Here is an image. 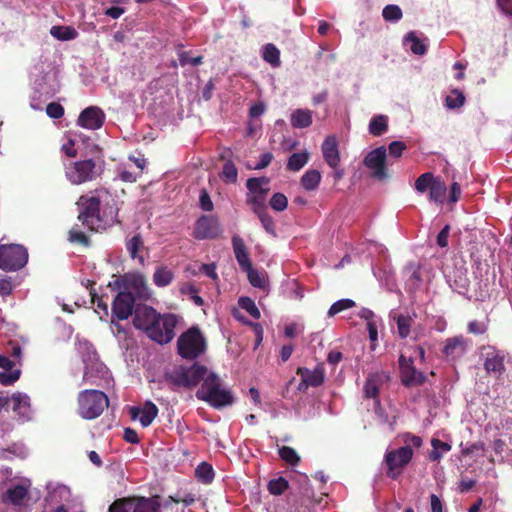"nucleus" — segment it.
Wrapping results in <instances>:
<instances>
[{
  "label": "nucleus",
  "instance_id": "obj_53",
  "mask_svg": "<svg viewBox=\"0 0 512 512\" xmlns=\"http://www.w3.org/2000/svg\"><path fill=\"white\" fill-rule=\"evenodd\" d=\"M407 146L402 141H393L388 146L389 155L394 158L401 157L404 150H406Z\"/></svg>",
  "mask_w": 512,
  "mask_h": 512
},
{
  "label": "nucleus",
  "instance_id": "obj_13",
  "mask_svg": "<svg viewBox=\"0 0 512 512\" xmlns=\"http://www.w3.org/2000/svg\"><path fill=\"white\" fill-rule=\"evenodd\" d=\"M485 354L484 369L488 375L499 379L505 372L504 353L493 346H488Z\"/></svg>",
  "mask_w": 512,
  "mask_h": 512
},
{
  "label": "nucleus",
  "instance_id": "obj_18",
  "mask_svg": "<svg viewBox=\"0 0 512 512\" xmlns=\"http://www.w3.org/2000/svg\"><path fill=\"white\" fill-rule=\"evenodd\" d=\"M129 500L127 504L129 512H159L160 503L157 497L132 496L126 497Z\"/></svg>",
  "mask_w": 512,
  "mask_h": 512
},
{
  "label": "nucleus",
  "instance_id": "obj_12",
  "mask_svg": "<svg viewBox=\"0 0 512 512\" xmlns=\"http://www.w3.org/2000/svg\"><path fill=\"white\" fill-rule=\"evenodd\" d=\"M135 297L129 291H120L112 303V320H127L135 315Z\"/></svg>",
  "mask_w": 512,
  "mask_h": 512
},
{
  "label": "nucleus",
  "instance_id": "obj_55",
  "mask_svg": "<svg viewBox=\"0 0 512 512\" xmlns=\"http://www.w3.org/2000/svg\"><path fill=\"white\" fill-rule=\"evenodd\" d=\"M467 330L471 334L482 335L487 332L488 327L485 323L474 320L468 323Z\"/></svg>",
  "mask_w": 512,
  "mask_h": 512
},
{
  "label": "nucleus",
  "instance_id": "obj_60",
  "mask_svg": "<svg viewBox=\"0 0 512 512\" xmlns=\"http://www.w3.org/2000/svg\"><path fill=\"white\" fill-rule=\"evenodd\" d=\"M13 290L12 282L9 278L0 279V294L2 296L9 295Z\"/></svg>",
  "mask_w": 512,
  "mask_h": 512
},
{
  "label": "nucleus",
  "instance_id": "obj_49",
  "mask_svg": "<svg viewBox=\"0 0 512 512\" xmlns=\"http://www.w3.org/2000/svg\"><path fill=\"white\" fill-rule=\"evenodd\" d=\"M287 204V198L282 193H275L270 200V206L276 211H283Z\"/></svg>",
  "mask_w": 512,
  "mask_h": 512
},
{
  "label": "nucleus",
  "instance_id": "obj_48",
  "mask_svg": "<svg viewBox=\"0 0 512 512\" xmlns=\"http://www.w3.org/2000/svg\"><path fill=\"white\" fill-rule=\"evenodd\" d=\"M464 100L463 94L455 90L451 95L446 97V105L448 108H458L464 104Z\"/></svg>",
  "mask_w": 512,
  "mask_h": 512
},
{
  "label": "nucleus",
  "instance_id": "obj_23",
  "mask_svg": "<svg viewBox=\"0 0 512 512\" xmlns=\"http://www.w3.org/2000/svg\"><path fill=\"white\" fill-rule=\"evenodd\" d=\"M88 232L81 231L75 227L69 230L68 232V240L75 245L89 247L90 246V236L94 232H98L97 229H94V226H87Z\"/></svg>",
  "mask_w": 512,
  "mask_h": 512
},
{
  "label": "nucleus",
  "instance_id": "obj_64",
  "mask_svg": "<svg viewBox=\"0 0 512 512\" xmlns=\"http://www.w3.org/2000/svg\"><path fill=\"white\" fill-rule=\"evenodd\" d=\"M497 3L504 14L512 16V0H497Z\"/></svg>",
  "mask_w": 512,
  "mask_h": 512
},
{
  "label": "nucleus",
  "instance_id": "obj_21",
  "mask_svg": "<svg viewBox=\"0 0 512 512\" xmlns=\"http://www.w3.org/2000/svg\"><path fill=\"white\" fill-rule=\"evenodd\" d=\"M232 246L235 258L241 270L244 268H249L252 263L249 259V254L243 239L238 235H234L232 237Z\"/></svg>",
  "mask_w": 512,
  "mask_h": 512
},
{
  "label": "nucleus",
  "instance_id": "obj_26",
  "mask_svg": "<svg viewBox=\"0 0 512 512\" xmlns=\"http://www.w3.org/2000/svg\"><path fill=\"white\" fill-rule=\"evenodd\" d=\"M144 248V241L140 234H136L126 241V249L132 259H138L140 263H144L143 256L139 252Z\"/></svg>",
  "mask_w": 512,
  "mask_h": 512
},
{
  "label": "nucleus",
  "instance_id": "obj_47",
  "mask_svg": "<svg viewBox=\"0 0 512 512\" xmlns=\"http://www.w3.org/2000/svg\"><path fill=\"white\" fill-rule=\"evenodd\" d=\"M385 20L398 21L402 17V11L397 5H387L382 12Z\"/></svg>",
  "mask_w": 512,
  "mask_h": 512
},
{
  "label": "nucleus",
  "instance_id": "obj_46",
  "mask_svg": "<svg viewBox=\"0 0 512 512\" xmlns=\"http://www.w3.org/2000/svg\"><path fill=\"white\" fill-rule=\"evenodd\" d=\"M221 175L226 182L235 183L237 181L238 171L235 165L231 161H228L224 164Z\"/></svg>",
  "mask_w": 512,
  "mask_h": 512
},
{
  "label": "nucleus",
  "instance_id": "obj_32",
  "mask_svg": "<svg viewBox=\"0 0 512 512\" xmlns=\"http://www.w3.org/2000/svg\"><path fill=\"white\" fill-rule=\"evenodd\" d=\"M50 34L61 41L73 40L78 36V32L71 26H53Z\"/></svg>",
  "mask_w": 512,
  "mask_h": 512
},
{
  "label": "nucleus",
  "instance_id": "obj_5",
  "mask_svg": "<svg viewBox=\"0 0 512 512\" xmlns=\"http://www.w3.org/2000/svg\"><path fill=\"white\" fill-rule=\"evenodd\" d=\"M28 262V251L20 244H0V269L18 271Z\"/></svg>",
  "mask_w": 512,
  "mask_h": 512
},
{
  "label": "nucleus",
  "instance_id": "obj_38",
  "mask_svg": "<svg viewBox=\"0 0 512 512\" xmlns=\"http://www.w3.org/2000/svg\"><path fill=\"white\" fill-rule=\"evenodd\" d=\"M263 59L273 67L280 65V51L274 44H266L263 48Z\"/></svg>",
  "mask_w": 512,
  "mask_h": 512
},
{
  "label": "nucleus",
  "instance_id": "obj_34",
  "mask_svg": "<svg viewBox=\"0 0 512 512\" xmlns=\"http://www.w3.org/2000/svg\"><path fill=\"white\" fill-rule=\"evenodd\" d=\"M398 335L401 339H405L410 335L411 326L414 322V317L410 315L400 314L396 318Z\"/></svg>",
  "mask_w": 512,
  "mask_h": 512
},
{
  "label": "nucleus",
  "instance_id": "obj_7",
  "mask_svg": "<svg viewBox=\"0 0 512 512\" xmlns=\"http://www.w3.org/2000/svg\"><path fill=\"white\" fill-rule=\"evenodd\" d=\"M66 178L75 185L94 180L98 175L96 163L92 159L76 161L65 168Z\"/></svg>",
  "mask_w": 512,
  "mask_h": 512
},
{
  "label": "nucleus",
  "instance_id": "obj_28",
  "mask_svg": "<svg viewBox=\"0 0 512 512\" xmlns=\"http://www.w3.org/2000/svg\"><path fill=\"white\" fill-rule=\"evenodd\" d=\"M166 380L177 387L188 388V378L186 372V366H179L174 369L171 373L165 375Z\"/></svg>",
  "mask_w": 512,
  "mask_h": 512
},
{
  "label": "nucleus",
  "instance_id": "obj_24",
  "mask_svg": "<svg viewBox=\"0 0 512 512\" xmlns=\"http://www.w3.org/2000/svg\"><path fill=\"white\" fill-rule=\"evenodd\" d=\"M291 125L294 128H306L312 124V112L308 109H296L290 117Z\"/></svg>",
  "mask_w": 512,
  "mask_h": 512
},
{
  "label": "nucleus",
  "instance_id": "obj_25",
  "mask_svg": "<svg viewBox=\"0 0 512 512\" xmlns=\"http://www.w3.org/2000/svg\"><path fill=\"white\" fill-rule=\"evenodd\" d=\"M404 45L414 54L423 55L426 53L427 45L425 39H420L414 32H409L405 39Z\"/></svg>",
  "mask_w": 512,
  "mask_h": 512
},
{
  "label": "nucleus",
  "instance_id": "obj_61",
  "mask_svg": "<svg viewBox=\"0 0 512 512\" xmlns=\"http://www.w3.org/2000/svg\"><path fill=\"white\" fill-rule=\"evenodd\" d=\"M342 359L343 354L337 350H331L327 355V362L332 366H336Z\"/></svg>",
  "mask_w": 512,
  "mask_h": 512
},
{
  "label": "nucleus",
  "instance_id": "obj_45",
  "mask_svg": "<svg viewBox=\"0 0 512 512\" xmlns=\"http://www.w3.org/2000/svg\"><path fill=\"white\" fill-rule=\"evenodd\" d=\"M239 306L244 309L254 319L260 318V311L255 305L254 301L249 297H241L239 299Z\"/></svg>",
  "mask_w": 512,
  "mask_h": 512
},
{
  "label": "nucleus",
  "instance_id": "obj_30",
  "mask_svg": "<svg viewBox=\"0 0 512 512\" xmlns=\"http://www.w3.org/2000/svg\"><path fill=\"white\" fill-rule=\"evenodd\" d=\"M242 271L247 273V278L249 283L255 287L264 289L267 286L266 274L264 272H260L257 269L252 267V264L249 268H244Z\"/></svg>",
  "mask_w": 512,
  "mask_h": 512
},
{
  "label": "nucleus",
  "instance_id": "obj_50",
  "mask_svg": "<svg viewBox=\"0 0 512 512\" xmlns=\"http://www.w3.org/2000/svg\"><path fill=\"white\" fill-rule=\"evenodd\" d=\"M20 374V370H13L9 373L0 372V383L5 386L12 385L19 379Z\"/></svg>",
  "mask_w": 512,
  "mask_h": 512
},
{
  "label": "nucleus",
  "instance_id": "obj_14",
  "mask_svg": "<svg viewBox=\"0 0 512 512\" xmlns=\"http://www.w3.org/2000/svg\"><path fill=\"white\" fill-rule=\"evenodd\" d=\"M469 344L470 341L463 335L447 338L442 348V354L449 360H458L466 354Z\"/></svg>",
  "mask_w": 512,
  "mask_h": 512
},
{
  "label": "nucleus",
  "instance_id": "obj_44",
  "mask_svg": "<svg viewBox=\"0 0 512 512\" xmlns=\"http://www.w3.org/2000/svg\"><path fill=\"white\" fill-rule=\"evenodd\" d=\"M355 305L356 303L351 299L338 300L330 306L328 310V316L333 317L344 310L354 307Z\"/></svg>",
  "mask_w": 512,
  "mask_h": 512
},
{
  "label": "nucleus",
  "instance_id": "obj_52",
  "mask_svg": "<svg viewBox=\"0 0 512 512\" xmlns=\"http://www.w3.org/2000/svg\"><path fill=\"white\" fill-rule=\"evenodd\" d=\"M46 113L50 118L59 119L64 114V108L59 103L52 102L47 105Z\"/></svg>",
  "mask_w": 512,
  "mask_h": 512
},
{
  "label": "nucleus",
  "instance_id": "obj_41",
  "mask_svg": "<svg viewBox=\"0 0 512 512\" xmlns=\"http://www.w3.org/2000/svg\"><path fill=\"white\" fill-rule=\"evenodd\" d=\"M279 456L283 461L292 466H296L300 462L298 453L290 446H282L279 448Z\"/></svg>",
  "mask_w": 512,
  "mask_h": 512
},
{
  "label": "nucleus",
  "instance_id": "obj_29",
  "mask_svg": "<svg viewBox=\"0 0 512 512\" xmlns=\"http://www.w3.org/2000/svg\"><path fill=\"white\" fill-rule=\"evenodd\" d=\"M309 158L310 154L306 150L293 153L287 161V169L293 172H297L308 163Z\"/></svg>",
  "mask_w": 512,
  "mask_h": 512
},
{
  "label": "nucleus",
  "instance_id": "obj_6",
  "mask_svg": "<svg viewBox=\"0 0 512 512\" xmlns=\"http://www.w3.org/2000/svg\"><path fill=\"white\" fill-rule=\"evenodd\" d=\"M413 454V449L410 446L388 450L384 455V463L387 468L386 476L396 480L403 473L404 468L411 462Z\"/></svg>",
  "mask_w": 512,
  "mask_h": 512
},
{
  "label": "nucleus",
  "instance_id": "obj_9",
  "mask_svg": "<svg viewBox=\"0 0 512 512\" xmlns=\"http://www.w3.org/2000/svg\"><path fill=\"white\" fill-rule=\"evenodd\" d=\"M365 167L370 171L373 178L378 180H385L388 178L387 172V149L380 146L370 151L363 161Z\"/></svg>",
  "mask_w": 512,
  "mask_h": 512
},
{
  "label": "nucleus",
  "instance_id": "obj_3",
  "mask_svg": "<svg viewBox=\"0 0 512 512\" xmlns=\"http://www.w3.org/2000/svg\"><path fill=\"white\" fill-rule=\"evenodd\" d=\"M77 412L86 420L98 418L109 406L108 396L100 390L86 389L79 392L77 397Z\"/></svg>",
  "mask_w": 512,
  "mask_h": 512
},
{
  "label": "nucleus",
  "instance_id": "obj_57",
  "mask_svg": "<svg viewBox=\"0 0 512 512\" xmlns=\"http://www.w3.org/2000/svg\"><path fill=\"white\" fill-rule=\"evenodd\" d=\"M450 233V226H443V229L437 235V244L444 248L448 245V237Z\"/></svg>",
  "mask_w": 512,
  "mask_h": 512
},
{
  "label": "nucleus",
  "instance_id": "obj_58",
  "mask_svg": "<svg viewBox=\"0 0 512 512\" xmlns=\"http://www.w3.org/2000/svg\"><path fill=\"white\" fill-rule=\"evenodd\" d=\"M199 201H200V206L203 210H205V211L212 210L213 203L210 199V196L208 195V193L206 191H204V190L201 191Z\"/></svg>",
  "mask_w": 512,
  "mask_h": 512
},
{
  "label": "nucleus",
  "instance_id": "obj_27",
  "mask_svg": "<svg viewBox=\"0 0 512 512\" xmlns=\"http://www.w3.org/2000/svg\"><path fill=\"white\" fill-rule=\"evenodd\" d=\"M321 181V173L316 169L307 170L301 177V186L307 191H315Z\"/></svg>",
  "mask_w": 512,
  "mask_h": 512
},
{
  "label": "nucleus",
  "instance_id": "obj_63",
  "mask_svg": "<svg viewBox=\"0 0 512 512\" xmlns=\"http://www.w3.org/2000/svg\"><path fill=\"white\" fill-rule=\"evenodd\" d=\"M430 503L432 512H443L442 502L437 495L432 494L430 496Z\"/></svg>",
  "mask_w": 512,
  "mask_h": 512
},
{
  "label": "nucleus",
  "instance_id": "obj_17",
  "mask_svg": "<svg viewBox=\"0 0 512 512\" xmlns=\"http://www.w3.org/2000/svg\"><path fill=\"white\" fill-rule=\"evenodd\" d=\"M158 411V407L152 401H146L142 407H131L130 416L134 420L139 419L143 427H148L157 417Z\"/></svg>",
  "mask_w": 512,
  "mask_h": 512
},
{
  "label": "nucleus",
  "instance_id": "obj_15",
  "mask_svg": "<svg viewBox=\"0 0 512 512\" xmlns=\"http://www.w3.org/2000/svg\"><path fill=\"white\" fill-rule=\"evenodd\" d=\"M297 374L301 376L302 380L299 384V390L307 389L308 387H318L324 383L325 374L323 365L319 364L313 370L306 367H299Z\"/></svg>",
  "mask_w": 512,
  "mask_h": 512
},
{
  "label": "nucleus",
  "instance_id": "obj_37",
  "mask_svg": "<svg viewBox=\"0 0 512 512\" xmlns=\"http://www.w3.org/2000/svg\"><path fill=\"white\" fill-rule=\"evenodd\" d=\"M388 119L384 115H379L371 119L369 123V132L373 136H380L387 130Z\"/></svg>",
  "mask_w": 512,
  "mask_h": 512
},
{
  "label": "nucleus",
  "instance_id": "obj_10",
  "mask_svg": "<svg viewBox=\"0 0 512 512\" xmlns=\"http://www.w3.org/2000/svg\"><path fill=\"white\" fill-rule=\"evenodd\" d=\"M269 183L270 180L267 177L250 178L247 180V202L252 205L255 211L263 207L270 190Z\"/></svg>",
  "mask_w": 512,
  "mask_h": 512
},
{
  "label": "nucleus",
  "instance_id": "obj_1",
  "mask_svg": "<svg viewBox=\"0 0 512 512\" xmlns=\"http://www.w3.org/2000/svg\"><path fill=\"white\" fill-rule=\"evenodd\" d=\"M177 323L178 320L174 314H160L147 305L136 306L133 317L134 327L142 330L149 339L161 345L173 340Z\"/></svg>",
  "mask_w": 512,
  "mask_h": 512
},
{
  "label": "nucleus",
  "instance_id": "obj_42",
  "mask_svg": "<svg viewBox=\"0 0 512 512\" xmlns=\"http://www.w3.org/2000/svg\"><path fill=\"white\" fill-rule=\"evenodd\" d=\"M289 487L288 481L284 477H278L268 482L267 489L272 495H281Z\"/></svg>",
  "mask_w": 512,
  "mask_h": 512
},
{
  "label": "nucleus",
  "instance_id": "obj_20",
  "mask_svg": "<svg viewBox=\"0 0 512 512\" xmlns=\"http://www.w3.org/2000/svg\"><path fill=\"white\" fill-rule=\"evenodd\" d=\"M322 154L325 162L336 169L340 164V153L338 143L334 136H328L322 144Z\"/></svg>",
  "mask_w": 512,
  "mask_h": 512
},
{
  "label": "nucleus",
  "instance_id": "obj_54",
  "mask_svg": "<svg viewBox=\"0 0 512 512\" xmlns=\"http://www.w3.org/2000/svg\"><path fill=\"white\" fill-rule=\"evenodd\" d=\"M129 500L125 497L116 499L109 505L108 512H129L127 504Z\"/></svg>",
  "mask_w": 512,
  "mask_h": 512
},
{
  "label": "nucleus",
  "instance_id": "obj_35",
  "mask_svg": "<svg viewBox=\"0 0 512 512\" xmlns=\"http://www.w3.org/2000/svg\"><path fill=\"white\" fill-rule=\"evenodd\" d=\"M174 278V275L171 270L167 267L161 266L156 269L153 274V281L155 285L158 287H165L169 285Z\"/></svg>",
  "mask_w": 512,
  "mask_h": 512
},
{
  "label": "nucleus",
  "instance_id": "obj_40",
  "mask_svg": "<svg viewBox=\"0 0 512 512\" xmlns=\"http://www.w3.org/2000/svg\"><path fill=\"white\" fill-rule=\"evenodd\" d=\"M218 226H195L192 235L198 239H212L218 235Z\"/></svg>",
  "mask_w": 512,
  "mask_h": 512
},
{
  "label": "nucleus",
  "instance_id": "obj_56",
  "mask_svg": "<svg viewBox=\"0 0 512 512\" xmlns=\"http://www.w3.org/2000/svg\"><path fill=\"white\" fill-rule=\"evenodd\" d=\"M403 441L406 444L405 446H410L411 448L412 447L419 448L422 446V443H423L421 437L416 436L411 433L404 434Z\"/></svg>",
  "mask_w": 512,
  "mask_h": 512
},
{
  "label": "nucleus",
  "instance_id": "obj_59",
  "mask_svg": "<svg viewBox=\"0 0 512 512\" xmlns=\"http://www.w3.org/2000/svg\"><path fill=\"white\" fill-rule=\"evenodd\" d=\"M123 438L126 442L131 443V444H136L139 442L138 434L132 428H126L124 430Z\"/></svg>",
  "mask_w": 512,
  "mask_h": 512
},
{
  "label": "nucleus",
  "instance_id": "obj_43",
  "mask_svg": "<svg viewBox=\"0 0 512 512\" xmlns=\"http://www.w3.org/2000/svg\"><path fill=\"white\" fill-rule=\"evenodd\" d=\"M364 393L367 398L375 399L376 404L380 405V400L378 399L379 394V386L377 380L374 377H368L365 385H364Z\"/></svg>",
  "mask_w": 512,
  "mask_h": 512
},
{
  "label": "nucleus",
  "instance_id": "obj_62",
  "mask_svg": "<svg viewBox=\"0 0 512 512\" xmlns=\"http://www.w3.org/2000/svg\"><path fill=\"white\" fill-rule=\"evenodd\" d=\"M273 160V155L270 152L263 153L260 157L259 163H257L254 169H263L267 167Z\"/></svg>",
  "mask_w": 512,
  "mask_h": 512
},
{
  "label": "nucleus",
  "instance_id": "obj_16",
  "mask_svg": "<svg viewBox=\"0 0 512 512\" xmlns=\"http://www.w3.org/2000/svg\"><path fill=\"white\" fill-rule=\"evenodd\" d=\"M105 120L103 111L95 106L84 109L78 118L79 126L89 129L96 130L102 127Z\"/></svg>",
  "mask_w": 512,
  "mask_h": 512
},
{
  "label": "nucleus",
  "instance_id": "obj_19",
  "mask_svg": "<svg viewBox=\"0 0 512 512\" xmlns=\"http://www.w3.org/2000/svg\"><path fill=\"white\" fill-rule=\"evenodd\" d=\"M28 487L23 484H17L9 487L2 496V502L13 506H23L25 501L29 500Z\"/></svg>",
  "mask_w": 512,
  "mask_h": 512
},
{
  "label": "nucleus",
  "instance_id": "obj_31",
  "mask_svg": "<svg viewBox=\"0 0 512 512\" xmlns=\"http://www.w3.org/2000/svg\"><path fill=\"white\" fill-rule=\"evenodd\" d=\"M446 192L447 187L445 182L438 177L429 190V198L435 203H443Z\"/></svg>",
  "mask_w": 512,
  "mask_h": 512
},
{
  "label": "nucleus",
  "instance_id": "obj_11",
  "mask_svg": "<svg viewBox=\"0 0 512 512\" xmlns=\"http://www.w3.org/2000/svg\"><path fill=\"white\" fill-rule=\"evenodd\" d=\"M398 363L401 382L404 386L414 387L425 383L426 376L423 372L416 369L412 357L407 358L401 354Z\"/></svg>",
  "mask_w": 512,
  "mask_h": 512
},
{
  "label": "nucleus",
  "instance_id": "obj_39",
  "mask_svg": "<svg viewBox=\"0 0 512 512\" xmlns=\"http://www.w3.org/2000/svg\"><path fill=\"white\" fill-rule=\"evenodd\" d=\"M438 177H435L432 173L430 172H427V173H424L422 175H420L416 181H415V190L418 192V193H424L426 192L428 189L430 190L431 186L433 185V183L435 182V180L437 179Z\"/></svg>",
  "mask_w": 512,
  "mask_h": 512
},
{
  "label": "nucleus",
  "instance_id": "obj_4",
  "mask_svg": "<svg viewBox=\"0 0 512 512\" xmlns=\"http://www.w3.org/2000/svg\"><path fill=\"white\" fill-rule=\"evenodd\" d=\"M207 341L197 326L183 332L177 340L178 354L186 360H194L205 353Z\"/></svg>",
  "mask_w": 512,
  "mask_h": 512
},
{
  "label": "nucleus",
  "instance_id": "obj_2",
  "mask_svg": "<svg viewBox=\"0 0 512 512\" xmlns=\"http://www.w3.org/2000/svg\"><path fill=\"white\" fill-rule=\"evenodd\" d=\"M197 399L208 403L215 409L233 405L235 398L229 389L222 387L221 378L210 372L196 391Z\"/></svg>",
  "mask_w": 512,
  "mask_h": 512
},
{
  "label": "nucleus",
  "instance_id": "obj_8",
  "mask_svg": "<svg viewBox=\"0 0 512 512\" xmlns=\"http://www.w3.org/2000/svg\"><path fill=\"white\" fill-rule=\"evenodd\" d=\"M100 203L101 199L99 196L94 194L82 195L76 203L78 206V219L83 224L105 221L100 215Z\"/></svg>",
  "mask_w": 512,
  "mask_h": 512
},
{
  "label": "nucleus",
  "instance_id": "obj_51",
  "mask_svg": "<svg viewBox=\"0 0 512 512\" xmlns=\"http://www.w3.org/2000/svg\"><path fill=\"white\" fill-rule=\"evenodd\" d=\"M179 63L181 66H186L187 64L197 66L202 63V56L190 57L188 52L181 51L179 53Z\"/></svg>",
  "mask_w": 512,
  "mask_h": 512
},
{
  "label": "nucleus",
  "instance_id": "obj_36",
  "mask_svg": "<svg viewBox=\"0 0 512 512\" xmlns=\"http://www.w3.org/2000/svg\"><path fill=\"white\" fill-rule=\"evenodd\" d=\"M10 400L13 403L12 409L20 415H25L29 409V397L25 394L14 393Z\"/></svg>",
  "mask_w": 512,
  "mask_h": 512
},
{
  "label": "nucleus",
  "instance_id": "obj_22",
  "mask_svg": "<svg viewBox=\"0 0 512 512\" xmlns=\"http://www.w3.org/2000/svg\"><path fill=\"white\" fill-rule=\"evenodd\" d=\"M187 378H188V388L196 387L201 381L204 382V379L210 373L206 366L194 363L190 367H186Z\"/></svg>",
  "mask_w": 512,
  "mask_h": 512
},
{
  "label": "nucleus",
  "instance_id": "obj_33",
  "mask_svg": "<svg viewBox=\"0 0 512 512\" xmlns=\"http://www.w3.org/2000/svg\"><path fill=\"white\" fill-rule=\"evenodd\" d=\"M195 476L203 484H210L214 479V470L207 462L200 463L195 469Z\"/></svg>",
  "mask_w": 512,
  "mask_h": 512
}]
</instances>
